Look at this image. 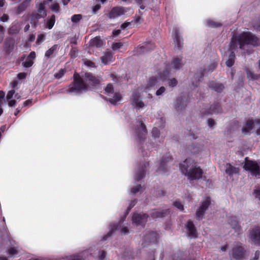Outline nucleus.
I'll return each instance as SVG.
<instances>
[{
  "mask_svg": "<svg viewBox=\"0 0 260 260\" xmlns=\"http://www.w3.org/2000/svg\"><path fill=\"white\" fill-rule=\"evenodd\" d=\"M259 44V39L250 32L243 31L238 35H233L229 44L230 54L225 62L226 66L230 68L234 64L235 58L234 51L238 46L244 51L245 47L248 45L256 46Z\"/></svg>",
  "mask_w": 260,
  "mask_h": 260,
  "instance_id": "f257e3e1",
  "label": "nucleus"
},
{
  "mask_svg": "<svg viewBox=\"0 0 260 260\" xmlns=\"http://www.w3.org/2000/svg\"><path fill=\"white\" fill-rule=\"evenodd\" d=\"M99 83V79L90 73H86L81 77L78 74L74 75V81L66 89L64 92L77 95L92 90Z\"/></svg>",
  "mask_w": 260,
  "mask_h": 260,
  "instance_id": "f03ea898",
  "label": "nucleus"
},
{
  "mask_svg": "<svg viewBox=\"0 0 260 260\" xmlns=\"http://www.w3.org/2000/svg\"><path fill=\"white\" fill-rule=\"evenodd\" d=\"M158 83V81L156 77H152L148 81V83L143 90L142 87H139L134 91L131 98L132 105L137 110H140L144 108L145 105L141 98L142 92H147L150 90L152 88L156 86Z\"/></svg>",
  "mask_w": 260,
  "mask_h": 260,
  "instance_id": "7ed1b4c3",
  "label": "nucleus"
},
{
  "mask_svg": "<svg viewBox=\"0 0 260 260\" xmlns=\"http://www.w3.org/2000/svg\"><path fill=\"white\" fill-rule=\"evenodd\" d=\"M194 164V160L188 158L180 164V171L190 182L202 178L203 173V170L200 167H191Z\"/></svg>",
  "mask_w": 260,
  "mask_h": 260,
  "instance_id": "20e7f679",
  "label": "nucleus"
},
{
  "mask_svg": "<svg viewBox=\"0 0 260 260\" xmlns=\"http://www.w3.org/2000/svg\"><path fill=\"white\" fill-rule=\"evenodd\" d=\"M137 125L133 129L136 139L142 145V152H145L146 150L152 151L156 146L154 144L146 143L144 144L145 137L147 134V129L142 121L141 116L138 117L137 119Z\"/></svg>",
  "mask_w": 260,
  "mask_h": 260,
  "instance_id": "39448f33",
  "label": "nucleus"
},
{
  "mask_svg": "<svg viewBox=\"0 0 260 260\" xmlns=\"http://www.w3.org/2000/svg\"><path fill=\"white\" fill-rule=\"evenodd\" d=\"M158 239V235L156 232H150L146 234L144 239V242L142 243L143 248L147 246L150 247L151 252L148 256V260H154V251L153 250L155 244L157 242Z\"/></svg>",
  "mask_w": 260,
  "mask_h": 260,
  "instance_id": "423d86ee",
  "label": "nucleus"
},
{
  "mask_svg": "<svg viewBox=\"0 0 260 260\" xmlns=\"http://www.w3.org/2000/svg\"><path fill=\"white\" fill-rule=\"evenodd\" d=\"M182 62L181 57L174 58L171 62V67H168L166 70L163 71L162 73L160 72L158 77L156 78L158 79V81L159 82V80H161L162 81L166 80L168 77L172 69L178 70L182 67Z\"/></svg>",
  "mask_w": 260,
  "mask_h": 260,
  "instance_id": "0eeeda50",
  "label": "nucleus"
},
{
  "mask_svg": "<svg viewBox=\"0 0 260 260\" xmlns=\"http://www.w3.org/2000/svg\"><path fill=\"white\" fill-rule=\"evenodd\" d=\"M0 238L2 241V244H10L11 246L6 251L7 255L9 257H15L19 253L18 247L12 243L7 233V235L4 236L3 230H0Z\"/></svg>",
  "mask_w": 260,
  "mask_h": 260,
  "instance_id": "6e6552de",
  "label": "nucleus"
},
{
  "mask_svg": "<svg viewBox=\"0 0 260 260\" xmlns=\"http://www.w3.org/2000/svg\"><path fill=\"white\" fill-rule=\"evenodd\" d=\"M52 0H46L43 3H40L38 7V12H34L32 14L30 23L36 26L38 20L45 17L47 15L46 11L45 9V5L48 3V2H51Z\"/></svg>",
  "mask_w": 260,
  "mask_h": 260,
  "instance_id": "1a4fd4ad",
  "label": "nucleus"
},
{
  "mask_svg": "<svg viewBox=\"0 0 260 260\" xmlns=\"http://www.w3.org/2000/svg\"><path fill=\"white\" fill-rule=\"evenodd\" d=\"M244 168L245 170L248 171L251 175L260 178L259 166L255 161L249 160L247 157L245 158Z\"/></svg>",
  "mask_w": 260,
  "mask_h": 260,
  "instance_id": "9d476101",
  "label": "nucleus"
},
{
  "mask_svg": "<svg viewBox=\"0 0 260 260\" xmlns=\"http://www.w3.org/2000/svg\"><path fill=\"white\" fill-rule=\"evenodd\" d=\"M246 253V250L240 243H236L231 252L232 258L236 260L243 259Z\"/></svg>",
  "mask_w": 260,
  "mask_h": 260,
  "instance_id": "9b49d317",
  "label": "nucleus"
},
{
  "mask_svg": "<svg viewBox=\"0 0 260 260\" xmlns=\"http://www.w3.org/2000/svg\"><path fill=\"white\" fill-rule=\"evenodd\" d=\"M133 13V11L130 8L122 7H115L113 8L109 14V17L111 19H114L125 14L127 12Z\"/></svg>",
  "mask_w": 260,
  "mask_h": 260,
  "instance_id": "f8f14e48",
  "label": "nucleus"
},
{
  "mask_svg": "<svg viewBox=\"0 0 260 260\" xmlns=\"http://www.w3.org/2000/svg\"><path fill=\"white\" fill-rule=\"evenodd\" d=\"M148 215L146 214L134 213L132 217L133 224L136 226H141L143 228L147 221Z\"/></svg>",
  "mask_w": 260,
  "mask_h": 260,
  "instance_id": "ddd939ff",
  "label": "nucleus"
},
{
  "mask_svg": "<svg viewBox=\"0 0 260 260\" xmlns=\"http://www.w3.org/2000/svg\"><path fill=\"white\" fill-rule=\"evenodd\" d=\"M217 62L214 61L213 62L211 63L209 66L208 69H204L203 70H201L200 72V75H197V77H196V83L194 82V81L192 82V85L194 86H198V82L200 81V79L202 78L203 77L208 74L209 73L212 72L217 67Z\"/></svg>",
  "mask_w": 260,
  "mask_h": 260,
  "instance_id": "4468645a",
  "label": "nucleus"
},
{
  "mask_svg": "<svg viewBox=\"0 0 260 260\" xmlns=\"http://www.w3.org/2000/svg\"><path fill=\"white\" fill-rule=\"evenodd\" d=\"M211 204V199L210 197H206L202 202V204L196 212L197 219H202L205 213V211L207 210L209 206Z\"/></svg>",
  "mask_w": 260,
  "mask_h": 260,
  "instance_id": "2eb2a0df",
  "label": "nucleus"
},
{
  "mask_svg": "<svg viewBox=\"0 0 260 260\" xmlns=\"http://www.w3.org/2000/svg\"><path fill=\"white\" fill-rule=\"evenodd\" d=\"M172 160V158L171 155L169 154H167L166 156L160 161L157 172L159 174H166L168 170V165Z\"/></svg>",
  "mask_w": 260,
  "mask_h": 260,
  "instance_id": "dca6fc26",
  "label": "nucleus"
},
{
  "mask_svg": "<svg viewBox=\"0 0 260 260\" xmlns=\"http://www.w3.org/2000/svg\"><path fill=\"white\" fill-rule=\"evenodd\" d=\"M249 238L253 244L260 246V228L256 227L251 230Z\"/></svg>",
  "mask_w": 260,
  "mask_h": 260,
  "instance_id": "f3484780",
  "label": "nucleus"
},
{
  "mask_svg": "<svg viewBox=\"0 0 260 260\" xmlns=\"http://www.w3.org/2000/svg\"><path fill=\"white\" fill-rule=\"evenodd\" d=\"M259 124H260V119H256L255 121L249 119L247 121L245 126L242 128V133L245 135H248L250 130L253 128H256Z\"/></svg>",
  "mask_w": 260,
  "mask_h": 260,
  "instance_id": "a211bd4d",
  "label": "nucleus"
},
{
  "mask_svg": "<svg viewBox=\"0 0 260 260\" xmlns=\"http://www.w3.org/2000/svg\"><path fill=\"white\" fill-rule=\"evenodd\" d=\"M173 37L174 38L175 46L177 47L178 49H180L183 46V39L180 36L178 28L175 27L173 28Z\"/></svg>",
  "mask_w": 260,
  "mask_h": 260,
  "instance_id": "6ab92c4d",
  "label": "nucleus"
},
{
  "mask_svg": "<svg viewBox=\"0 0 260 260\" xmlns=\"http://www.w3.org/2000/svg\"><path fill=\"white\" fill-rule=\"evenodd\" d=\"M187 235L190 238L197 237V231L196 228L191 220H189L186 224Z\"/></svg>",
  "mask_w": 260,
  "mask_h": 260,
  "instance_id": "aec40b11",
  "label": "nucleus"
},
{
  "mask_svg": "<svg viewBox=\"0 0 260 260\" xmlns=\"http://www.w3.org/2000/svg\"><path fill=\"white\" fill-rule=\"evenodd\" d=\"M152 137L155 140V142L161 143L163 142L165 137V135L160 134V131L157 127H153L152 130Z\"/></svg>",
  "mask_w": 260,
  "mask_h": 260,
  "instance_id": "412c9836",
  "label": "nucleus"
},
{
  "mask_svg": "<svg viewBox=\"0 0 260 260\" xmlns=\"http://www.w3.org/2000/svg\"><path fill=\"white\" fill-rule=\"evenodd\" d=\"M154 48V44L152 42H148L145 43L142 46H139L137 49V52L139 54L143 53L153 50Z\"/></svg>",
  "mask_w": 260,
  "mask_h": 260,
  "instance_id": "4be33fe9",
  "label": "nucleus"
},
{
  "mask_svg": "<svg viewBox=\"0 0 260 260\" xmlns=\"http://www.w3.org/2000/svg\"><path fill=\"white\" fill-rule=\"evenodd\" d=\"M148 165L149 164L148 162H145L142 166L140 165L139 166L138 170L136 172L135 176V178L137 181H139L143 178L144 176L145 169L146 168Z\"/></svg>",
  "mask_w": 260,
  "mask_h": 260,
  "instance_id": "5701e85b",
  "label": "nucleus"
},
{
  "mask_svg": "<svg viewBox=\"0 0 260 260\" xmlns=\"http://www.w3.org/2000/svg\"><path fill=\"white\" fill-rule=\"evenodd\" d=\"M101 61L104 64H107L110 62H113L114 60L113 55L110 50L106 51L104 55L101 57Z\"/></svg>",
  "mask_w": 260,
  "mask_h": 260,
  "instance_id": "b1692460",
  "label": "nucleus"
},
{
  "mask_svg": "<svg viewBox=\"0 0 260 260\" xmlns=\"http://www.w3.org/2000/svg\"><path fill=\"white\" fill-rule=\"evenodd\" d=\"M221 111L220 107L218 103H215L212 105L210 109L207 111H202V113L204 115L216 114Z\"/></svg>",
  "mask_w": 260,
  "mask_h": 260,
  "instance_id": "393cba45",
  "label": "nucleus"
},
{
  "mask_svg": "<svg viewBox=\"0 0 260 260\" xmlns=\"http://www.w3.org/2000/svg\"><path fill=\"white\" fill-rule=\"evenodd\" d=\"M170 211L169 209L162 210H153L150 213L151 216L153 218H157L164 217L169 214Z\"/></svg>",
  "mask_w": 260,
  "mask_h": 260,
  "instance_id": "a878e982",
  "label": "nucleus"
},
{
  "mask_svg": "<svg viewBox=\"0 0 260 260\" xmlns=\"http://www.w3.org/2000/svg\"><path fill=\"white\" fill-rule=\"evenodd\" d=\"M229 223L231 224L233 229H234L237 235L240 233L241 228L239 224L238 221L236 217H231L229 219Z\"/></svg>",
  "mask_w": 260,
  "mask_h": 260,
  "instance_id": "bb28decb",
  "label": "nucleus"
},
{
  "mask_svg": "<svg viewBox=\"0 0 260 260\" xmlns=\"http://www.w3.org/2000/svg\"><path fill=\"white\" fill-rule=\"evenodd\" d=\"M36 58V53L35 52L32 51L30 53L29 55L27 57L25 60L22 62V65L25 68H29L34 63V59Z\"/></svg>",
  "mask_w": 260,
  "mask_h": 260,
  "instance_id": "cd10ccee",
  "label": "nucleus"
},
{
  "mask_svg": "<svg viewBox=\"0 0 260 260\" xmlns=\"http://www.w3.org/2000/svg\"><path fill=\"white\" fill-rule=\"evenodd\" d=\"M122 100V95L118 92H115L111 96H109L108 101L112 105H117Z\"/></svg>",
  "mask_w": 260,
  "mask_h": 260,
  "instance_id": "c85d7f7f",
  "label": "nucleus"
},
{
  "mask_svg": "<svg viewBox=\"0 0 260 260\" xmlns=\"http://www.w3.org/2000/svg\"><path fill=\"white\" fill-rule=\"evenodd\" d=\"M225 173L229 176L232 177L234 175H236L239 173V169L232 166L230 164H226Z\"/></svg>",
  "mask_w": 260,
  "mask_h": 260,
  "instance_id": "c756f323",
  "label": "nucleus"
},
{
  "mask_svg": "<svg viewBox=\"0 0 260 260\" xmlns=\"http://www.w3.org/2000/svg\"><path fill=\"white\" fill-rule=\"evenodd\" d=\"M59 48L58 45H54L45 52V56L47 58L53 57V55L58 52Z\"/></svg>",
  "mask_w": 260,
  "mask_h": 260,
  "instance_id": "7c9ffc66",
  "label": "nucleus"
},
{
  "mask_svg": "<svg viewBox=\"0 0 260 260\" xmlns=\"http://www.w3.org/2000/svg\"><path fill=\"white\" fill-rule=\"evenodd\" d=\"M209 87L217 92H220L224 88L223 84L211 81L209 83Z\"/></svg>",
  "mask_w": 260,
  "mask_h": 260,
  "instance_id": "2f4dec72",
  "label": "nucleus"
},
{
  "mask_svg": "<svg viewBox=\"0 0 260 260\" xmlns=\"http://www.w3.org/2000/svg\"><path fill=\"white\" fill-rule=\"evenodd\" d=\"M90 45L93 47L100 48L103 45V41L100 37H96L90 41Z\"/></svg>",
  "mask_w": 260,
  "mask_h": 260,
  "instance_id": "473e14b6",
  "label": "nucleus"
},
{
  "mask_svg": "<svg viewBox=\"0 0 260 260\" xmlns=\"http://www.w3.org/2000/svg\"><path fill=\"white\" fill-rule=\"evenodd\" d=\"M205 24L206 26L210 27H218L221 25L220 23L211 19L207 20Z\"/></svg>",
  "mask_w": 260,
  "mask_h": 260,
  "instance_id": "72a5a7b5",
  "label": "nucleus"
},
{
  "mask_svg": "<svg viewBox=\"0 0 260 260\" xmlns=\"http://www.w3.org/2000/svg\"><path fill=\"white\" fill-rule=\"evenodd\" d=\"M247 78L249 80H256L260 78V74H255L250 71L248 69L246 70Z\"/></svg>",
  "mask_w": 260,
  "mask_h": 260,
  "instance_id": "f704fd0d",
  "label": "nucleus"
},
{
  "mask_svg": "<svg viewBox=\"0 0 260 260\" xmlns=\"http://www.w3.org/2000/svg\"><path fill=\"white\" fill-rule=\"evenodd\" d=\"M175 107L177 110H182L184 107V101L182 98L177 99L175 103Z\"/></svg>",
  "mask_w": 260,
  "mask_h": 260,
  "instance_id": "c9c22d12",
  "label": "nucleus"
},
{
  "mask_svg": "<svg viewBox=\"0 0 260 260\" xmlns=\"http://www.w3.org/2000/svg\"><path fill=\"white\" fill-rule=\"evenodd\" d=\"M55 22V17L52 15L49 19L47 20L46 23V27L48 29H51L54 25Z\"/></svg>",
  "mask_w": 260,
  "mask_h": 260,
  "instance_id": "e433bc0d",
  "label": "nucleus"
},
{
  "mask_svg": "<svg viewBox=\"0 0 260 260\" xmlns=\"http://www.w3.org/2000/svg\"><path fill=\"white\" fill-rule=\"evenodd\" d=\"M105 93L108 96H111L113 95V93H114V87L112 84H108L106 87L105 89Z\"/></svg>",
  "mask_w": 260,
  "mask_h": 260,
  "instance_id": "4c0bfd02",
  "label": "nucleus"
},
{
  "mask_svg": "<svg viewBox=\"0 0 260 260\" xmlns=\"http://www.w3.org/2000/svg\"><path fill=\"white\" fill-rule=\"evenodd\" d=\"M52 1L51 2H48V3L45 4V5H48L51 9V10L54 12H57L59 9V5L56 3H52L50 5H49L50 3H52Z\"/></svg>",
  "mask_w": 260,
  "mask_h": 260,
  "instance_id": "58836bf2",
  "label": "nucleus"
},
{
  "mask_svg": "<svg viewBox=\"0 0 260 260\" xmlns=\"http://www.w3.org/2000/svg\"><path fill=\"white\" fill-rule=\"evenodd\" d=\"M188 149L191 153L196 154L199 152L201 148L200 147L196 145H191L188 147Z\"/></svg>",
  "mask_w": 260,
  "mask_h": 260,
  "instance_id": "ea45409f",
  "label": "nucleus"
},
{
  "mask_svg": "<svg viewBox=\"0 0 260 260\" xmlns=\"http://www.w3.org/2000/svg\"><path fill=\"white\" fill-rule=\"evenodd\" d=\"M19 31V26L16 24H13L9 29V33L10 34H17Z\"/></svg>",
  "mask_w": 260,
  "mask_h": 260,
  "instance_id": "a19ab883",
  "label": "nucleus"
},
{
  "mask_svg": "<svg viewBox=\"0 0 260 260\" xmlns=\"http://www.w3.org/2000/svg\"><path fill=\"white\" fill-rule=\"evenodd\" d=\"M142 191V187L140 185H136L131 188V193L132 194H135L136 193L141 192Z\"/></svg>",
  "mask_w": 260,
  "mask_h": 260,
  "instance_id": "79ce46f5",
  "label": "nucleus"
},
{
  "mask_svg": "<svg viewBox=\"0 0 260 260\" xmlns=\"http://www.w3.org/2000/svg\"><path fill=\"white\" fill-rule=\"evenodd\" d=\"M45 40V35L44 34H40L38 36L36 44L38 45H40Z\"/></svg>",
  "mask_w": 260,
  "mask_h": 260,
  "instance_id": "37998d69",
  "label": "nucleus"
},
{
  "mask_svg": "<svg viewBox=\"0 0 260 260\" xmlns=\"http://www.w3.org/2000/svg\"><path fill=\"white\" fill-rule=\"evenodd\" d=\"M106 253L104 250H99V254L98 255L99 260H105L106 257Z\"/></svg>",
  "mask_w": 260,
  "mask_h": 260,
  "instance_id": "c03bdc74",
  "label": "nucleus"
},
{
  "mask_svg": "<svg viewBox=\"0 0 260 260\" xmlns=\"http://www.w3.org/2000/svg\"><path fill=\"white\" fill-rule=\"evenodd\" d=\"M178 82L175 78H172L169 80L168 84L169 86L174 87L177 85Z\"/></svg>",
  "mask_w": 260,
  "mask_h": 260,
  "instance_id": "a18cd8bd",
  "label": "nucleus"
},
{
  "mask_svg": "<svg viewBox=\"0 0 260 260\" xmlns=\"http://www.w3.org/2000/svg\"><path fill=\"white\" fill-rule=\"evenodd\" d=\"M82 18V16L80 14H77L73 15L72 18L71 20L72 22H77L79 21Z\"/></svg>",
  "mask_w": 260,
  "mask_h": 260,
  "instance_id": "49530a36",
  "label": "nucleus"
},
{
  "mask_svg": "<svg viewBox=\"0 0 260 260\" xmlns=\"http://www.w3.org/2000/svg\"><path fill=\"white\" fill-rule=\"evenodd\" d=\"M122 45H123L121 42L115 43L112 45V48L113 50H117L120 49Z\"/></svg>",
  "mask_w": 260,
  "mask_h": 260,
  "instance_id": "de8ad7c7",
  "label": "nucleus"
},
{
  "mask_svg": "<svg viewBox=\"0 0 260 260\" xmlns=\"http://www.w3.org/2000/svg\"><path fill=\"white\" fill-rule=\"evenodd\" d=\"M174 206L178 208V209H179L180 210H183V206L182 205V204H181V202H180L179 201H176L175 202H174Z\"/></svg>",
  "mask_w": 260,
  "mask_h": 260,
  "instance_id": "09e8293b",
  "label": "nucleus"
},
{
  "mask_svg": "<svg viewBox=\"0 0 260 260\" xmlns=\"http://www.w3.org/2000/svg\"><path fill=\"white\" fill-rule=\"evenodd\" d=\"M166 91V88L164 86L160 87L156 91V95L160 96L162 94Z\"/></svg>",
  "mask_w": 260,
  "mask_h": 260,
  "instance_id": "8fccbe9b",
  "label": "nucleus"
},
{
  "mask_svg": "<svg viewBox=\"0 0 260 260\" xmlns=\"http://www.w3.org/2000/svg\"><path fill=\"white\" fill-rule=\"evenodd\" d=\"M254 193L255 194V197L260 201V185L256 186V188L254 189Z\"/></svg>",
  "mask_w": 260,
  "mask_h": 260,
  "instance_id": "3c124183",
  "label": "nucleus"
},
{
  "mask_svg": "<svg viewBox=\"0 0 260 260\" xmlns=\"http://www.w3.org/2000/svg\"><path fill=\"white\" fill-rule=\"evenodd\" d=\"M15 94V91L14 90H10L7 95L6 98L7 101L11 100Z\"/></svg>",
  "mask_w": 260,
  "mask_h": 260,
  "instance_id": "603ef678",
  "label": "nucleus"
},
{
  "mask_svg": "<svg viewBox=\"0 0 260 260\" xmlns=\"http://www.w3.org/2000/svg\"><path fill=\"white\" fill-rule=\"evenodd\" d=\"M207 122H208V125L210 128H212L215 125V122L214 120H213L212 119H211V118L209 119L208 120Z\"/></svg>",
  "mask_w": 260,
  "mask_h": 260,
  "instance_id": "864d4df0",
  "label": "nucleus"
},
{
  "mask_svg": "<svg viewBox=\"0 0 260 260\" xmlns=\"http://www.w3.org/2000/svg\"><path fill=\"white\" fill-rule=\"evenodd\" d=\"M173 260H184V259L181 254L176 253L174 255Z\"/></svg>",
  "mask_w": 260,
  "mask_h": 260,
  "instance_id": "5fc2aeb1",
  "label": "nucleus"
},
{
  "mask_svg": "<svg viewBox=\"0 0 260 260\" xmlns=\"http://www.w3.org/2000/svg\"><path fill=\"white\" fill-rule=\"evenodd\" d=\"M9 19V17L7 14H4L0 18L2 22H7Z\"/></svg>",
  "mask_w": 260,
  "mask_h": 260,
  "instance_id": "6e6d98bb",
  "label": "nucleus"
},
{
  "mask_svg": "<svg viewBox=\"0 0 260 260\" xmlns=\"http://www.w3.org/2000/svg\"><path fill=\"white\" fill-rule=\"evenodd\" d=\"M85 64L88 67H91V68H94L95 67V65H94V63L90 61V60H86L85 61Z\"/></svg>",
  "mask_w": 260,
  "mask_h": 260,
  "instance_id": "4d7b16f0",
  "label": "nucleus"
},
{
  "mask_svg": "<svg viewBox=\"0 0 260 260\" xmlns=\"http://www.w3.org/2000/svg\"><path fill=\"white\" fill-rule=\"evenodd\" d=\"M25 8L24 4H21L18 8L17 12L18 14L20 13Z\"/></svg>",
  "mask_w": 260,
  "mask_h": 260,
  "instance_id": "13d9d810",
  "label": "nucleus"
},
{
  "mask_svg": "<svg viewBox=\"0 0 260 260\" xmlns=\"http://www.w3.org/2000/svg\"><path fill=\"white\" fill-rule=\"evenodd\" d=\"M8 101V105L10 107L14 106L16 104V101L15 100H10Z\"/></svg>",
  "mask_w": 260,
  "mask_h": 260,
  "instance_id": "bf43d9fd",
  "label": "nucleus"
},
{
  "mask_svg": "<svg viewBox=\"0 0 260 260\" xmlns=\"http://www.w3.org/2000/svg\"><path fill=\"white\" fill-rule=\"evenodd\" d=\"M253 27L257 30L260 31V21L255 22L253 25Z\"/></svg>",
  "mask_w": 260,
  "mask_h": 260,
  "instance_id": "052dcab7",
  "label": "nucleus"
},
{
  "mask_svg": "<svg viewBox=\"0 0 260 260\" xmlns=\"http://www.w3.org/2000/svg\"><path fill=\"white\" fill-rule=\"evenodd\" d=\"M131 24V23L129 22H125L123 24L121 25L120 28L121 29H124L126 28L128 25Z\"/></svg>",
  "mask_w": 260,
  "mask_h": 260,
  "instance_id": "680f3d73",
  "label": "nucleus"
},
{
  "mask_svg": "<svg viewBox=\"0 0 260 260\" xmlns=\"http://www.w3.org/2000/svg\"><path fill=\"white\" fill-rule=\"evenodd\" d=\"M17 77L19 79H23L26 77V73H20L17 75Z\"/></svg>",
  "mask_w": 260,
  "mask_h": 260,
  "instance_id": "e2e57ef3",
  "label": "nucleus"
},
{
  "mask_svg": "<svg viewBox=\"0 0 260 260\" xmlns=\"http://www.w3.org/2000/svg\"><path fill=\"white\" fill-rule=\"evenodd\" d=\"M101 8V6L99 5H96L93 7L92 11L93 13L95 14L96 12Z\"/></svg>",
  "mask_w": 260,
  "mask_h": 260,
  "instance_id": "0e129e2a",
  "label": "nucleus"
},
{
  "mask_svg": "<svg viewBox=\"0 0 260 260\" xmlns=\"http://www.w3.org/2000/svg\"><path fill=\"white\" fill-rule=\"evenodd\" d=\"M63 71L60 70L58 74H56L55 75V77L56 78H60L63 76Z\"/></svg>",
  "mask_w": 260,
  "mask_h": 260,
  "instance_id": "69168bd1",
  "label": "nucleus"
},
{
  "mask_svg": "<svg viewBox=\"0 0 260 260\" xmlns=\"http://www.w3.org/2000/svg\"><path fill=\"white\" fill-rule=\"evenodd\" d=\"M31 104H32V100H27L24 102L23 106H27L29 105H31Z\"/></svg>",
  "mask_w": 260,
  "mask_h": 260,
  "instance_id": "338daca9",
  "label": "nucleus"
},
{
  "mask_svg": "<svg viewBox=\"0 0 260 260\" xmlns=\"http://www.w3.org/2000/svg\"><path fill=\"white\" fill-rule=\"evenodd\" d=\"M71 54L72 57H75L77 56V53L74 49H72L71 50Z\"/></svg>",
  "mask_w": 260,
  "mask_h": 260,
  "instance_id": "774afa93",
  "label": "nucleus"
}]
</instances>
